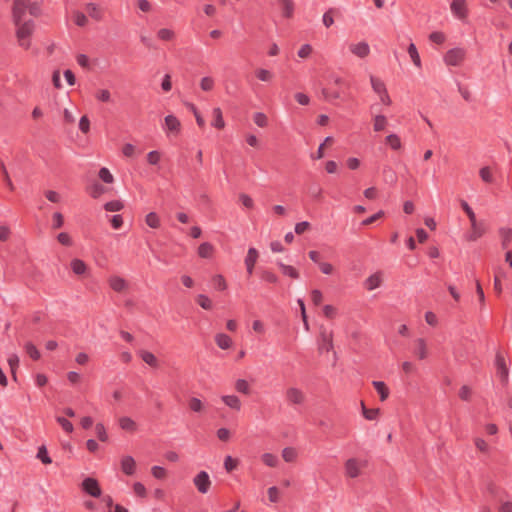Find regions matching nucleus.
Returning a JSON list of instances; mask_svg holds the SVG:
<instances>
[{
  "instance_id": "9",
  "label": "nucleus",
  "mask_w": 512,
  "mask_h": 512,
  "mask_svg": "<svg viewBox=\"0 0 512 512\" xmlns=\"http://www.w3.org/2000/svg\"><path fill=\"white\" fill-rule=\"evenodd\" d=\"M286 400L291 405H301L305 401V395L299 388L291 387L286 390Z\"/></svg>"
},
{
  "instance_id": "35",
  "label": "nucleus",
  "mask_w": 512,
  "mask_h": 512,
  "mask_svg": "<svg viewBox=\"0 0 512 512\" xmlns=\"http://www.w3.org/2000/svg\"><path fill=\"white\" fill-rule=\"evenodd\" d=\"M384 181L390 185H395L397 182V176L394 170L390 167H384L383 169Z\"/></svg>"
},
{
  "instance_id": "34",
  "label": "nucleus",
  "mask_w": 512,
  "mask_h": 512,
  "mask_svg": "<svg viewBox=\"0 0 512 512\" xmlns=\"http://www.w3.org/2000/svg\"><path fill=\"white\" fill-rule=\"evenodd\" d=\"M146 224L153 229L160 227V218L155 212H150L145 217Z\"/></svg>"
},
{
  "instance_id": "21",
  "label": "nucleus",
  "mask_w": 512,
  "mask_h": 512,
  "mask_svg": "<svg viewBox=\"0 0 512 512\" xmlns=\"http://www.w3.org/2000/svg\"><path fill=\"white\" fill-rule=\"evenodd\" d=\"M372 385L379 394L381 401H385L389 397L390 391L385 382L375 380Z\"/></svg>"
},
{
  "instance_id": "62",
  "label": "nucleus",
  "mask_w": 512,
  "mask_h": 512,
  "mask_svg": "<svg viewBox=\"0 0 512 512\" xmlns=\"http://www.w3.org/2000/svg\"><path fill=\"white\" fill-rule=\"evenodd\" d=\"M157 35L161 40H165V41H169L174 38V32L167 28L160 29L158 31Z\"/></svg>"
},
{
  "instance_id": "59",
  "label": "nucleus",
  "mask_w": 512,
  "mask_h": 512,
  "mask_svg": "<svg viewBox=\"0 0 512 512\" xmlns=\"http://www.w3.org/2000/svg\"><path fill=\"white\" fill-rule=\"evenodd\" d=\"M189 408L193 411V412H201L202 409H203V403L202 401L197 398V397H192L190 400H189Z\"/></svg>"
},
{
  "instance_id": "1",
  "label": "nucleus",
  "mask_w": 512,
  "mask_h": 512,
  "mask_svg": "<svg viewBox=\"0 0 512 512\" xmlns=\"http://www.w3.org/2000/svg\"><path fill=\"white\" fill-rule=\"evenodd\" d=\"M38 17L42 13L41 4L32 0H14L12 6V20L14 24L25 21L26 13Z\"/></svg>"
},
{
  "instance_id": "42",
  "label": "nucleus",
  "mask_w": 512,
  "mask_h": 512,
  "mask_svg": "<svg viewBox=\"0 0 512 512\" xmlns=\"http://www.w3.org/2000/svg\"><path fill=\"white\" fill-rule=\"evenodd\" d=\"M124 207L123 203L119 200H112L104 205V209L109 212H117L122 210Z\"/></svg>"
},
{
  "instance_id": "55",
  "label": "nucleus",
  "mask_w": 512,
  "mask_h": 512,
  "mask_svg": "<svg viewBox=\"0 0 512 512\" xmlns=\"http://www.w3.org/2000/svg\"><path fill=\"white\" fill-rule=\"evenodd\" d=\"M479 175H480L481 179L485 183H492L493 182L492 172H491L489 167H487V166L486 167H482L479 170Z\"/></svg>"
},
{
  "instance_id": "30",
  "label": "nucleus",
  "mask_w": 512,
  "mask_h": 512,
  "mask_svg": "<svg viewBox=\"0 0 512 512\" xmlns=\"http://www.w3.org/2000/svg\"><path fill=\"white\" fill-rule=\"evenodd\" d=\"M407 52L412 60V62L414 63V65L418 68L421 67V59H420V56H419V53H418V50L415 46L414 43H410L408 48H407Z\"/></svg>"
},
{
  "instance_id": "19",
  "label": "nucleus",
  "mask_w": 512,
  "mask_h": 512,
  "mask_svg": "<svg viewBox=\"0 0 512 512\" xmlns=\"http://www.w3.org/2000/svg\"><path fill=\"white\" fill-rule=\"evenodd\" d=\"M277 265L281 269L283 275L290 277L292 279H298L300 277V274L295 267L291 265H286L281 261H277Z\"/></svg>"
},
{
  "instance_id": "18",
  "label": "nucleus",
  "mask_w": 512,
  "mask_h": 512,
  "mask_svg": "<svg viewBox=\"0 0 512 512\" xmlns=\"http://www.w3.org/2000/svg\"><path fill=\"white\" fill-rule=\"evenodd\" d=\"M70 267L72 272L77 276H82L87 272V265L83 260L78 258L71 260Z\"/></svg>"
},
{
  "instance_id": "31",
  "label": "nucleus",
  "mask_w": 512,
  "mask_h": 512,
  "mask_svg": "<svg viewBox=\"0 0 512 512\" xmlns=\"http://www.w3.org/2000/svg\"><path fill=\"white\" fill-rule=\"evenodd\" d=\"M86 9H87V12L89 14V16L97 21H100L103 17L102 15V11L100 10V8L98 7L97 4L95 3H88L86 5Z\"/></svg>"
},
{
  "instance_id": "49",
  "label": "nucleus",
  "mask_w": 512,
  "mask_h": 512,
  "mask_svg": "<svg viewBox=\"0 0 512 512\" xmlns=\"http://www.w3.org/2000/svg\"><path fill=\"white\" fill-rule=\"evenodd\" d=\"M429 40L435 44L441 45L445 42L446 36L441 31H434L429 35Z\"/></svg>"
},
{
  "instance_id": "60",
  "label": "nucleus",
  "mask_w": 512,
  "mask_h": 512,
  "mask_svg": "<svg viewBox=\"0 0 512 512\" xmlns=\"http://www.w3.org/2000/svg\"><path fill=\"white\" fill-rule=\"evenodd\" d=\"M333 12L334 10L330 8L323 14L322 21L326 28H329L334 24Z\"/></svg>"
},
{
  "instance_id": "23",
  "label": "nucleus",
  "mask_w": 512,
  "mask_h": 512,
  "mask_svg": "<svg viewBox=\"0 0 512 512\" xmlns=\"http://www.w3.org/2000/svg\"><path fill=\"white\" fill-rule=\"evenodd\" d=\"M498 232L501 237V246L503 249H506L512 241V229L501 227Z\"/></svg>"
},
{
  "instance_id": "48",
  "label": "nucleus",
  "mask_w": 512,
  "mask_h": 512,
  "mask_svg": "<svg viewBox=\"0 0 512 512\" xmlns=\"http://www.w3.org/2000/svg\"><path fill=\"white\" fill-rule=\"evenodd\" d=\"M256 77L260 81L269 82L272 80L273 74L267 69L260 68V69L256 70Z\"/></svg>"
},
{
  "instance_id": "54",
  "label": "nucleus",
  "mask_w": 512,
  "mask_h": 512,
  "mask_svg": "<svg viewBox=\"0 0 512 512\" xmlns=\"http://www.w3.org/2000/svg\"><path fill=\"white\" fill-rule=\"evenodd\" d=\"M322 94L328 101L339 99L342 96V92L340 90L331 91L329 89H323Z\"/></svg>"
},
{
  "instance_id": "50",
  "label": "nucleus",
  "mask_w": 512,
  "mask_h": 512,
  "mask_svg": "<svg viewBox=\"0 0 512 512\" xmlns=\"http://www.w3.org/2000/svg\"><path fill=\"white\" fill-rule=\"evenodd\" d=\"M260 277L263 281L268 283L278 282V276L270 270H263L260 274Z\"/></svg>"
},
{
  "instance_id": "41",
  "label": "nucleus",
  "mask_w": 512,
  "mask_h": 512,
  "mask_svg": "<svg viewBox=\"0 0 512 512\" xmlns=\"http://www.w3.org/2000/svg\"><path fill=\"white\" fill-rule=\"evenodd\" d=\"M387 125V119L384 115H376L374 118L373 128L376 132L382 131Z\"/></svg>"
},
{
  "instance_id": "20",
  "label": "nucleus",
  "mask_w": 512,
  "mask_h": 512,
  "mask_svg": "<svg viewBox=\"0 0 512 512\" xmlns=\"http://www.w3.org/2000/svg\"><path fill=\"white\" fill-rule=\"evenodd\" d=\"M215 342L220 349L226 350L232 346V339L225 333H218L215 336Z\"/></svg>"
},
{
  "instance_id": "43",
  "label": "nucleus",
  "mask_w": 512,
  "mask_h": 512,
  "mask_svg": "<svg viewBox=\"0 0 512 512\" xmlns=\"http://www.w3.org/2000/svg\"><path fill=\"white\" fill-rule=\"evenodd\" d=\"M380 409L374 408V409H368L365 407L364 403L362 402V413L363 416L367 420H375L379 415Z\"/></svg>"
},
{
  "instance_id": "8",
  "label": "nucleus",
  "mask_w": 512,
  "mask_h": 512,
  "mask_svg": "<svg viewBox=\"0 0 512 512\" xmlns=\"http://www.w3.org/2000/svg\"><path fill=\"white\" fill-rule=\"evenodd\" d=\"M82 490L88 495L98 498L101 496V488L95 478L87 477L82 481Z\"/></svg>"
},
{
  "instance_id": "39",
  "label": "nucleus",
  "mask_w": 512,
  "mask_h": 512,
  "mask_svg": "<svg viewBox=\"0 0 512 512\" xmlns=\"http://www.w3.org/2000/svg\"><path fill=\"white\" fill-rule=\"evenodd\" d=\"M212 282L216 290L224 291L227 289V283L225 278L221 274L213 276Z\"/></svg>"
},
{
  "instance_id": "64",
  "label": "nucleus",
  "mask_w": 512,
  "mask_h": 512,
  "mask_svg": "<svg viewBox=\"0 0 512 512\" xmlns=\"http://www.w3.org/2000/svg\"><path fill=\"white\" fill-rule=\"evenodd\" d=\"M74 22L77 26L83 27L87 24L88 20L84 13L77 11L74 13Z\"/></svg>"
},
{
  "instance_id": "25",
  "label": "nucleus",
  "mask_w": 512,
  "mask_h": 512,
  "mask_svg": "<svg viewBox=\"0 0 512 512\" xmlns=\"http://www.w3.org/2000/svg\"><path fill=\"white\" fill-rule=\"evenodd\" d=\"M415 344H416V349L414 351L415 355L420 360L425 359L427 357V355H428L427 346H426L425 340L423 338H418V339H416Z\"/></svg>"
},
{
  "instance_id": "37",
  "label": "nucleus",
  "mask_w": 512,
  "mask_h": 512,
  "mask_svg": "<svg viewBox=\"0 0 512 512\" xmlns=\"http://www.w3.org/2000/svg\"><path fill=\"white\" fill-rule=\"evenodd\" d=\"M198 305L204 310H211L213 307L212 301L205 294H199L196 298Z\"/></svg>"
},
{
  "instance_id": "17",
  "label": "nucleus",
  "mask_w": 512,
  "mask_h": 512,
  "mask_svg": "<svg viewBox=\"0 0 512 512\" xmlns=\"http://www.w3.org/2000/svg\"><path fill=\"white\" fill-rule=\"evenodd\" d=\"M279 8L282 11V16L284 18L290 19L294 14V3L292 0H279L278 2Z\"/></svg>"
},
{
  "instance_id": "56",
  "label": "nucleus",
  "mask_w": 512,
  "mask_h": 512,
  "mask_svg": "<svg viewBox=\"0 0 512 512\" xmlns=\"http://www.w3.org/2000/svg\"><path fill=\"white\" fill-rule=\"evenodd\" d=\"M97 437L100 441L105 442L108 439L106 428L102 423H97L95 426Z\"/></svg>"
},
{
  "instance_id": "24",
  "label": "nucleus",
  "mask_w": 512,
  "mask_h": 512,
  "mask_svg": "<svg viewBox=\"0 0 512 512\" xmlns=\"http://www.w3.org/2000/svg\"><path fill=\"white\" fill-rule=\"evenodd\" d=\"M138 354L141 357V359L146 364H148L149 366H151L153 368H157L158 367V360H157L156 356L152 352H149V351H146V350H140L138 352Z\"/></svg>"
},
{
  "instance_id": "3",
  "label": "nucleus",
  "mask_w": 512,
  "mask_h": 512,
  "mask_svg": "<svg viewBox=\"0 0 512 512\" xmlns=\"http://www.w3.org/2000/svg\"><path fill=\"white\" fill-rule=\"evenodd\" d=\"M450 10L455 18L461 22H466L469 14L467 0H452L450 3Z\"/></svg>"
},
{
  "instance_id": "61",
  "label": "nucleus",
  "mask_w": 512,
  "mask_h": 512,
  "mask_svg": "<svg viewBox=\"0 0 512 512\" xmlns=\"http://www.w3.org/2000/svg\"><path fill=\"white\" fill-rule=\"evenodd\" d=\"M104 191L105 188L103 187V185L99 183H94L89 189V193L93 198H98L100 195L104 193Z\"/></svg>"
},
{
  "instance_id": "51",
  "label": "nucleus",
  "mask_w": 512,
  "mask_h": 512,
  "mask_svg": "<svg viewBox=\"0 0 512 512\" xmlns=\"http://www.w3.org/2000/svg\"><path fill=\"white\" fill-rule=\"evenodd\" d=\"M56 421L58 422V424L62 427V429L65 432H67V433L73 432V429H74L73 424L68 419L58 416L56 418Z\"/></svg>"
},
{
  "instance_id": "45",
  "label": "nucleus",
  "mask_w": 512,
  "mask_h": 512,
  "mask_svg": "<svg viewBox=\"0 0 512 512\" xmlns=\"http://www.w3.org/2000/svg\"><path fill=\"white\" fill-rule=\"evenodd\" d=\"M215 82L214 79L210 76H205L200 80V88L203 91H211L214 88Z\"/></svg>"
},
{
  "instance_id": "32",
  "label": "nucleus",
  "mask_w": 512,
  "mask_h": 512,
  "mask_svg": "<svg viewBox=\"0 0 512 512\" xmlns=\"http://www.w3.org/2000/svg\"><path fill=\"white\" fill-rule=\"evenodd\" d=\"M370 82L373 91L377 94H382L387 90L384 82L375 76H370Z\"/></svg>"
},
{
  "instance_id": "22",
  "label": "nucleus",
  "mask_w": 512,
  "mask_h": 512,
  "mask_svg": "<svg viewBox=\"0 0 512 512\" xmlns=\"http://www.w3.org/2000/svg\"><path fill=\"white\" fill-rule=\"evenodd\" d=\"M222 401L231 409L240 411L241 401L236 395H224L221 397Z\"/></svg>"
},
{
  "instance_id": "57",
  "label": "nucleus",
  "mask_w": 512,
  "mask_h": 512,
  "mask_svg": "<svg viewBox=\"0 0 512 512\" xmlns=\"http://www.w3.org/2000/svg\"><path fill=\"white\" fill-rule=\"evenodd\" d=\"M8 364L10 366V369H11V372L13 374V377L16 380L15 371H16V369L19 366V357L17 356V354H11L8 357Z\"/></svg>"
},
{
  "instance_id": "6",
  "label": "nucleus",
  "mask_w": 512,
  "mask_h": 512,
  "mask_svg": "<svg viewBox=\"0 0 512 512\" xmlns=\"http://www.w3.org/2000/svg\"><path fill=\"white\" fill-rule=\"evenodd\" d=\"M496 374L500 381L506 385L508 383L509 370L505 362L504 356L498 352L495 358Z\"/></svg>"
},
{
  "instance_id": "14",
  "label": "nucleus",
  "mask_w": 512,
  "mask_h": 512,
  "mask_svg": "<svg viewBox=\"0 0 512 512\" xmlns=\"http://www.w3.org/2000/svg\"><path fill=\"white\" fill-rule=\"evenodd\" d=\"M121 470L125 475L132 476L136 472V462L132 456H124L121 459Z\"/></svg>"
},
{
  "instance_id": "12",
  "label": "nucleus",
  "mask_w": 512,
  "mask_h": 512,
  "mask_svg": "<svg viewBox=\"0 0 512 512\" xmlns=\"http://www.w3.org/2000/svg\"><path fill=\"white\" fill-rule=\"evenodd\" d=\"M180 121L174 115H167L165 117L164 130L167 133L177 135L180 132Z\"/></svg>"
},
{
  "instance_id": "33",
  "label": "nucleus",
  "mask_w": 512,
  "mask_h": 512,
  "mask_svg": "<svg viewBox=\"0 0 512 512\" xmlns=\"http://www.w3.org/2000/svg\"><path fill=\"white\" fill-rule=\"evenodd\" d=\"M36 457H37V459H39L45 465L52 463V459L48 455V451H47V448H46L45 445H41V446L38 447V451H37Z\"/></svg>"
},
{
  "instance_id": "63",
  "label": "nucleus",
  "mask_w": 512,
  "mask_h": 512,
  "mask_svg": "<svg viewBox=\"0 0 512 512\" xmlns=\"http://www.w3.org/2000/svg\"><path fill=\"white\" fill-rule=\"evenodd\" d=\"M96 99L100 102H109L111 100V94L109 92V90L107 89H102V90H99L96 95H95Z\"/></svg>"
},
{
  "instance_id": "5",
  "label": "nucleus",
  "mask_w": 512,
  "mask_h": 512,
  "mask_svg": "<svg viewBox=\"0 0 512 512\" xmlns=\"http://www.w3.org/2000/svg\"><path fill=\"white\" fill-rule=\"evenodd\" d=\"M193 484L201 494H206L211 486L209 474L206 471H200L193 478Z\"/></svg>"
},
{
  "instance_id": "10",
  "label": "nucleus",
  "mask_w": 512,
  "mask_h": 512,
  "mask_svg": "<svg viewBox=\"0 0 512 512\" xmlns=\"http://www.w3.org/2000/svg\"><path fill=\"white\" fill-rule=\"evenodd\" d=\"M349 50L353 55L361 59L366 58L370 54V46L366 41L350 44Z\"/></svg>"
},
{
  "instance_id": "28",
  "label": "nucleus",
  "mask_w": 512,
  "mask_h": 512,
  "mask_svg": "<svg viewBox=\"0 0 512 512\" xmlns=\"http://www.w3.org/2000/svg\"><path fill=\"white\" fill-rule=\"evenodd\" d=\"M214 253V247L209 242H204L198 247V255L201 258H211Z\"/></svg>"
},
{
  "instance_id": "47",
  "label": "nucleus",
  "mask_w": 512,
  "mask_h": 512,
  "mask_svg": "<svg viewBox=\"0 0 512 512\" xmlns=\"http://www.w3.org/2000/svg\"><path fill=\"white\" fill-rule=\"evenodd\" d=\"M282 457L286 462H293L297 457V452L292 447H286L282 450Z\"/></svg>"
},
{
  "instance_id": "2",
  "label": "nucleus",
  "mask_w": 512,
  "mask_h": 512,
  "mask_svg": "<svg viewBox=\"0 0 512 512\" xmlns=\"http://www.w3.org/2000/svg\"><path fill=\"white\" fill-rule=\"evenodd\" d=\"M16 26V38L18 45L25 50L31 47V37L35 31V22L33 20H26Z\"/></svg>"
},
{
  "instance_id": "53",
  "label": "nucleus",
  "mask_w": 512,
  "mask_h": 512,
  "mask_svg": "<svg viewBox=\"0 0 512 512\" xmlns=\"http://www.w3.org/2000/svg\"><path fill=\"white\" fill-rule=\"evenodd\" d=\"M99 178L105 182V183H112L114 181V177L113 175L111 174V172L109 171V169H107L106 167H102L100 170H99Z\"/></svg>"
},
{
  "instance_id": "13",
  "label": "nucleus",
  "mask_w": 512,
  "mask_h": 512,
  "mask_svg": "<svg viewBox=\"0 0 512 512\" xmlns=\"http://www.w3.org/2000/svg\"><path fill=\"white\" fill-rule=\"evenodd\" d=\"M257 259H258V251L253 247L249 248L247 255L245 257L246 271L249 276H251L253 274Z\"/></svg>"
},
{
  "instance_id": "16",
  "label": "nucleus",
  "mask_w": 512,
  "mask_h": 512,
  "mask_svg": "<svg viewBox=\"0 0 512 512\" xmlns=\"http://www.w3.org/2000/svg\"><path fill=\"white\" fill-rule=\"evenodd\" d=\"M333 349L332 332L326 330L321 331V343L319 344V350L321 352H329Z\"/></svg>"
},
{
  "instance_id": "52",
  "label": "nucleus",
  "mask_w": 512,
  "mask_h": 512,
  "mask_svg": "<svg viewBox=\"0 0 512 512\" xmlns=\"http://www.w3.org/2000/svg\"><path fill=\"white\" fill-rule=\"evenodd\" d=\"M187 106L189 107V109L193 112L194 116H195V119H196V122H197V125L200 127V128H203L205 126V120L204 118L201 116V114L199 113V111L197 110L196 106L192 103H188Z\"/></svg>"
},
{
  "instance_id": "40",
  "label": "nucleus",
  "mask_w": 512,
  "mask_h": 512,
  "mask_svg": "<svg viewBox=\"0 0 512 512\" xmlns=\"http://www.w3.org/2000/svg\"><path fill=\"white\" fill-rule=\"evenodd\" d=\"M386 142L393 150H399L402 146L401 140L396 134H389L386 137Z\"/></svg>"
},
{
  "instance_id": "36",
  "label": "nucleus",
  "mask_w": 512,
  "mask_h": 512,
  "mask_svg": "<svg viewBox=\"0 0 512 512\" xmlns=\"http://www.w3.org/2000/svg\"><path fill=\"white\" fill-rule=\"evenodd\" d=\"M24 349L26 353L33 359V360H39L40 359V352L37 349V347L32 342H27L24 345Z\"/></svg>"
},
{
  "instance_id": "58",
  "label": "nucleus",
  "mask_w": 512,
  "mask_h": 512,
  "mask_svg": "<svg viewBox=\"0 0 512 512\" xmlns=\"http://www.w3.org/2000/svg\"><path fill=\"white\" fill-rule=\"evenodd\" d=\"M1 172L3 174V180H4L5 184L7 185V187L9 188V190L14 191L15 186H14L13 182L11 181V178L9 176V173H8L4 163H1Z\"/></svg>"
},
{
  "instance_id": "7",
  "label": "nucleus",
  "mask_w": 512,
  "mask_h": 512,
  "mask_svg": "<svg viewBox=\"0 0 512 512\" xmlns=\"http://www.w3.org/2000/svg\"><path fill=\"white\" fill-rule=\"evenodd\" d=\"M465 51L462 48H453L444 55V62L449 66H458L464 60Z\"/></svg>"
},
{
  "instance_id": "15",
  "label": "nucleus",
  "mask_w": 512,
  "mask_h": 512,
  "mask_svg": "<svg viewBox=\"0 0 512 512\" xmlns=\"http://www.w3.org/2000/svg\"><path fill=\"white\" fill-rule=\"evenodd\" d=\"M382 284V273L376 272L372 275H370L363 283L365 289L368 291H372L378 287H380Z\"/></svg>"
},
{
  "instance_id": "29",
  "label": "nucleus",
  "mask_w": 512,
  "mask_h": 512,
  "mask_svg": "<svg viewBox=\"0 0 512 512\" xmlns=\"http://www.w3.org/2000/svg\"><path fill=\"white\" fill-rule=\"evenodd\" d=\"M109 285L116 292L123 291L127 286L126 281L119 276L111 277L109 279Z\"/></svg>"
},
{
  "instance_id": "26",
  "label": "nucleus",
  "mask_w": 512,
  "mask_h": 512,
  "mask_svg": "<svg viewBox=\"0 0 512 512\" xmlns=\"http://www.w3.org/2000/svg\"><path fill=\"white\" fill-rule=\"evenodd\" d=\"M213 113V121L211 122V126L217 129H223L225 127V121L223 119L222 110L219 107H216L212 111Z\"/></svg>"
},
{
  "instance_id": "27",
  "label": "nucleus",
  "mask_w": 512,
  "mask_h": 512,
  "mask_svg": "<svg viewBox=\"0 0 512 512\" xmlns=\"http://www.w3.org/2000/svg\"><path fill=\"white\" fill-rule=\"evenodd\" d=\"M119 426L121 429L129 432H135L137 429L136 422L127 416L119 418Z\"/></svg>"
},
{
  "instance_id": "46",
  "label": "nucleus",
  "mask_w": 512,
  "mask_h": 512,
  "mask_svg": "<svg viewBox=\"0 0 512 512\" xmlns=\"http://www.w3.org/2000/svg\"><path fill=\"white\" fill-rule=\"evenodd\" d=\"M253 121L258 127H266L268 125V118L267 116L262 112H256L253 115Z\"/></svg>"
},
{
  "instance_id": "4",
  "label": "nucleus",
  "mask_w": 512,
  "mask_h": 512,
  "mask_svg": "<svg viewBox=\"0 0 512 512\" xmlns=\"http://www.w3.org/2000/svg\"><path fill=\"white\" fill-rule=\"evenodd\" d=\"M366 466L365 461L349 458L344 464L345 474L349 478H356L361 474V469Z\"/></svg>"
},
{
  "instance_id": "11",
  "label": "nucleus",
  "mask_w": 512,
  "mask_h": 512,
  "mask_svg": "<svg viewBox=\"0 0 512 512\" xmlns=\"http://www.w3.org/2000/svg\"><path fill=\"white\" fill-rule=\"evenodd\" d=\"M470 224H471V232L468 234L467 240L476 241L485 234V232H486L485 225L482 222H477V220L474 222H471Z\"/></svg>"
},
{
  "instance_id": "38",
  "label": "nucleus",
  "mask_w": 512,
  "mask_h": 512,
  "mask_svg": "<svg viewBox=\"0 0 512 512\" xmlns=\"http://www.w3.org/2000/svg\"><path fill=\"white\" fill-rule=\"evenodd\" d=\"M263 463L268 467H276L278 465V457L272 453H264L262 455Z\"/></svg>"
},
{
  "instance_id": "44",
  "label": "nucleus",
  "mask_w": 512,
  "mask_h": 512,
  "mask_svg": "<svg viewBox=\"0 0 512 512\" xmlns=\"http://www.w3.org/2000/svg\"><path fill=\"white\" fill-rule=\"evenodd\" d=\"M235 389L239 393H243L245 395H249L250 394V386H249L248 382L245 379H238L236 381V383H235Z\"/></svg>"
}]
</instances>
